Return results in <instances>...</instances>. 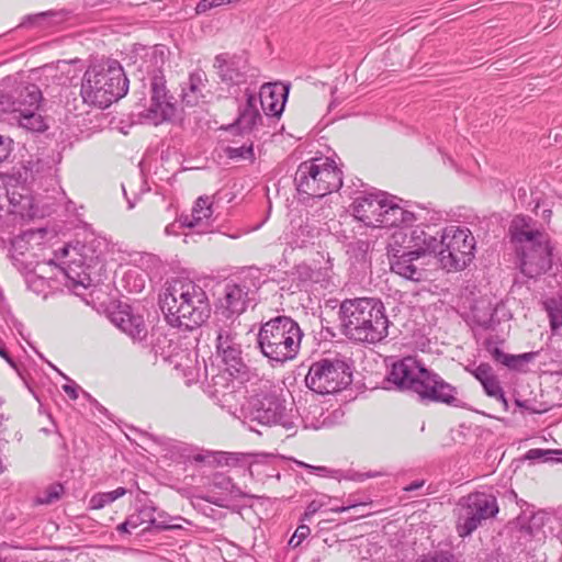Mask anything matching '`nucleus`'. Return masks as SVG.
I'll return each instance as SVG.
<instances>
[{"label":"nucleus","mask_w":562,"mask_h":562,"mask_svg":"<svg viewBox=\"0 0 562 562\" xmlns=\"http://www.w3.org/2000/svg\"><path fill=\"white\" fill-rule=\"evenodd\" d=\"M311 533V529L306 525H301L296 528L294 535L289 540V546L292 548H296L301 544V542L308 537Z\"/></svg>","instance_id":"nucleus-47"},{"label":"nucleus","mask_w":562,"mask_h":562,"mask_svg":"<svg viewBox=\"0 0 562 562\" xmlns=\"http://www.w3.org/2000/svg\"><path fill=\"white\" fill-rule=\"evenodd\" d=\"M225 153L227 157L231 159H255L252 142H250L249 144H244L238 147L228 146L226 147Z\"/></svg>","instance_id":"nucleus-42"},{"label":"nucleus","mask_w":562,"mask_h":562,"mask_svg":"<svg viewBox=\"0 0 562 562\" xmlns=\"http://www.w3.org/2000/svg\"><path fill=\"white\" fill-rule=\"evenodd\" d=\"M27 283H29L30 288H32L34 285V291L40 292L43 290L45 281L43 278L30 277L27 279Z\"/></svg>","instance_id":"nucleus-54"},{"label":"nucleus","mask_w":562,"mask_h":562,"mask_svg":"<svg viewBox=\"0 0 562 562\" xmlns=\"http://www.w3.org/2000/svg\"><path fill=\"white\" fill-rule=\"evenodd\" d=\"M554 456H562V449L559 450H544V449H530L526 453L528 460H542L543 462L557 461L562 462L561 458Z\"/></svg>","instance_id":"nucleus-43"},{"label":"nucleus","mask_w":562,"mask_h":562,"mask_svg":"<svg viewBox=\"0 0 562 562\" xmlns=\"http://www.w3.org/2000/svg\"><path fill=\"white\" fill-rule=\"evenodd\" d=\"M423 485H424L423 481H415V482L411 483L409 485H407L404 490L407 492H413V491L420 488Z\"/></svg>","instance_id":"nucleus-61"},{"label":"nucleus","mask_w":562,"mask_h":562,"mask_svg":"<svg viewBox=\"0 0 562 562\" xmlns=\"http://www.w3.org/2000/svg\"><path fill=\"white\" fill-rule=\"evenodd\" d=\"M124 281L130 292H142L145 286V279L137 269H131L124 274Z\"/></svg>","instance_id":"nucleus-44"},{"label":"nucleus","mask_w":562,"mask_h":562,"mask_svg":"<svg viewBox=\"0 0 562 562\" xmlns=\"http://www.w3.org/2000/svg\"><path fill=\"white\" fill-rule=\"evenodd\" d=\"M430 259L422 258L417 252L409 251L403 255L394 254L389 258L391 271L397 276L414 282H422L427 279L426 266Z\"/></svg>","instance_id":"nucleus-18"},{"label":"nucleus","mask_w":562,"mask_h":562,"mask_svg":"<svg viewBox=\"0 0 562 562\" xmlns=\"http://www.w3.org/2000/svg\"><path fill=\"white\" fill-rule=\"evenodd\" d=\"M467 371H469L481 383V385L488 382L490 379L497 376L488 363H480L474 369L467 368Z\"/></svg>","instance_id":"nucleus-46"},{"label":"nucleus","mask_w":562,"mask_h":562,"mask_svg":"<svg viewBox=\"0 0 562 562\" xmlns=\"http://www.w3.org/2000/svg\"><path fill=\"white\" fill-rule=\"evenodd\" d=\"M224 484H225V485H231V486H232V491H231L232 493H235V491H236V493H238V495L240 494L239 490H238V488H236V486H235L234 484H232V482H231V480H229V479H225V477H224V479L222 480V482L220 483V485H224Z\"/></svg>","instance_id":"nucleus-62"},{"label":"nucleus","mask_w":562,"mask_h":562,"mask_svg":"<svg viewBox=\"0 0 562 562\" xmlns=\"http://www.w3.org/2000/svg\"><path fill=\"white\" fill-rule=\"evenodd\" d=\"M156 518H157L158 520H165V521H166V524H167V525H169V524H168V519H167V518H168V515H167L166 513H164V512H159V513L156 515Z\"/></svg>","instance_id":"nucleus-64"},{"label":"nucleus","mask_w":562,"mask_h":562,"mask_svg":"<svg viewBox=\"0 0 562 562\" xmlns=\"http://www.w3.org/2000/svg\"><path fill=\"white\" fill-rule=\"evenodd\" d=\"M482 387L488 397H492V398H495V400L502 402L504 404V406L507 407L508 403H507L504 390H503L497 376L490 379V381L484 383L482 385Z\"/></svg>","instance_id":"nucleus-41"},{"label":"nucleus","mask_w":562,"mask_h":562,"mask_svg":"<svg viewBox=\"0 0 562 562\" xmlns=\"http://www.w3.org/2000/svg\"><path fill=\"white\" fill-rule=\"evenodd\" d=\"M7 202L11 206L9 212L20 214L21 216L31 215L27 212V209L31 206V199L29 196L12 192L9 193Z\"/></svg>","instance_id":"nucleus-40"},{"label":"nucleus","mask_w":562,"mask_h":562,"mask_svg":"<svg viewBox=\"0 0 562 562\" xmlns=\"http://www.w3.org/2000/svg\"><path fill=\"white\" fill-rule=\"evenodd\" d=\"M341 334L351 341L378 344L389 335L384 304L375 297L346 299L338 312Z\"/></svg>","instance_id":"nucleus-2"},{"label":"nucleus","mask_w":562,"mask_h":562,"mask_svg":"<svg viewBox=\"0 0 562 562\" xmlns=\"http://www.w3.org/2000/svg\"><path fill=\"white\" fill-rule=\"evenodd\" d=\"M296 190L308 198H323L342 186L341 171L330 158L302 162L294 177Z\"/></svg>","instance_id":"nucleus-8"},{"label":"nucleus","mask_w":562,"mask_h":562,"mask_svg":"<svg viewBox=\"0 0 562 562\" xmlns=\"http://www.w3.org/2000/svg\"><path fill=\"white\" fill-rule=\"evenodd\" d=\"M13 119L19 127L32 134L44 133L48 128L45 117L37 110L14 114Z\"/></svg>","instance_id":"nucleus-32"},{"label":"nucleus","mask_w":562,"mask_h":562,"mask_svg":"<svg viewBox=\"0 0 562 562\" xmlns=\"http://www.w3.org/2000/svg\"><path fill=\"white\" fill-rule=\"evenodd\" d=\"M546 308L549 313L553 334H559L562 328V304H560L555 299H549L546 302Z\"/></svg>","instance_id":"nucleus-39"},{"label":"nucleus","mask_w":562,"mask_h":562,"mask_svg":"<svg viewBox=\"0 0 562 562\" xmlns=\"http://www.w3.org/2000/svg\"><path fill=\"white\" fill-rule=\"evenodd\" d=\"M112 322L134 340H142L147 335L145 322L140 315H134L128 310L112 314Z\"/></svg>","instance_id":"nucleus-22"},{"label":"nucleus","mask_w":562,"mask_h":562,"mask_svg":"<svg viewBox=\"0 0 562 562\" xmlns=\"http://www.w3.org/2000/svg\"><path fill=\"white\" fill-rule=\"evenodd\" d=\"M246 103L240 106L239 114L236 120V126L241 132H252L258 124H261L262 117L257 108V98L255 93L246 89Z\"/></svg>","instance_id":"nucleus-27"},{"label":"nucleus","mask_w":562,"mask_h":562,"mask_svg":"<svg viewBox=\"0 0 562 562\" xmlns=\"http://www.w3.org/2000/svg\"><path fill=\"white\" fill-rule=\"evenodd\" d=\"M241 459H244V454L236 452H221L218 458V463L226 465H236Z\"/></svg>","instance_id":"nucleus-48"},{"label":"nucleus","mask_w":562,"mask_h":562,"mask_svg":"<svg viewBox=\"0 0 562 562\" xmlns=\"http://www.w3.org/2000/svg\"><path fill=\"white\" fill-rule=\"evenodd\" d=\"M305 383L317 394L338 392L351 383L350 368L341 359H322L310 367Z\"/></svg>","instance_id":"nucleus-10"},{"label":"nucleus","mask_w":562,"mask_h":562,"mask_svg":"<svg viewBox=\"0 0 562 562\" xmlns=\"http://www.w3.org/2000/svg\"><path fill=\"white\" fill-rule=\"evenodd\" d=\"M63 390L71 400H77L78 398V392L81 389H80V386L78 384L72 382L71 384L63 385Z\"/></svg>","instance_id":"nucleus-52"},{"label":"nucleus","mask_w":562,"mask_h":562,"mask_svg":"<svg viewBox=\"0 0 562 562\" xmlns=\"http://www.w3.org/2000/svg\"><path fill=\"white\" fill-rule=\"evenodd\" d=\"M177 346L168 336L159 330H155L150 335V351L154 356L168 360Z\"/></svg>","instance_id":"nucleus-36"},{"label":"nucleus","mask_w":562,"mask_h":562,"mask_svg":"<svg viewBox=\"0 0 562 562\" xmlns=\"http://www.w3.org/2000/svg\"><path fill=\"white\" fill-rule=\"evenodd\" d=\"M300 409H302L300 416L305 428L318 429L325 424V420L322 419L324 415V408L318 403L312 402L308 405H301L294 413H299Z\"/></svg>","instance_id":"nucleus-35"},{"label":"nucleus","mask_w":562,"mask_h":562,"mask_svg":"<svg viewBox=\"0 0 562 562\" xmlns=\"http://www.w3.org/2000/svg\"><path fill=\"white\" fill-rule=\"evenodd\" d=\"M55 260L66 278L74 286L89 288L92 279L89 274L88 266L85 265L83 255L79 252L77 246L64 245L55 250Z\"/></svg>","instance_id":"nucleus-14"},{"label":"nucleus","mask_w":562,"mask_h":562,"mask_svg":"<svg viewBox=\"0 0 562 562\" xmlns=\"http://www.w3.org/2000/svg\"><path fill=\"white\" fill-rule=\"evenodd\" d=\"M371 504H372L371 501L348 499L347 501V505L341 506V507H337V508H335L333 510L336 512V513H342V512H347L349 509L363 508V507H367V506H369Z\"/></svg>","instance_id":"nucleus-49"},{"label":"nucleus","mask_w":562,"mask_h":562,"mask_svg":"<svg viewBox=\"0 0 562 562\" xmlns=\"http://www.w3.org/2000/svg\"><path fill=\"white\" fill-rule=\"evenodd\" d=\"M9 199V191L0 186V211L4 209L5 202Z\"/></svg>","instance_id":"nucleus-59"},{"label":"nucleus","mask_w":562,"mask_h":562,"mask_svg":"<svg viewBox=\"0 0 562 562\" xmlns=\"http://www.w3.org/2000/svg\"><path fill=\"white\" fill-rule=\"evenodd\" d=\"M214 68L221 80L228 86L246 83L257 76V70L251 69L245 58L236 55L218 54L214 59Z\"/></svg>","instance_id":"nucleus-17"},{"label":"nucleus","mask_w":562,"mask_h":562,"mask_svg":"<svg viewBox=\"0 0 562 562\" xmlns=\"http://www.w3.org/2000/svg\"><path fill=\"white\" fill-rule=\"evenodd\" d=\"M157 508L151 504H145L140 506L135 513L128 516L130 520L133 521L134 529L139 526L147 524L143 529V532L150 530H169L177 528V526L167 525L165 520H158L156 518Z\"/></svg>","instance_id":"nucleus-28"},{"label":"nucleus","mask_w":562,"mask_h":562,"mask_svg":"<svg viewBox=\"0 0 562 562\" xmlns=\"http://www.w3.org/2000/svg\"><path fill=\"white\" fill-rule=\"evenodd\" d=\"M128 91V79L119 61L90 66L83 74L80 94L85 103L105 109Z\"/></svg>","instance_id":"nucleus-5"},{"label":"nucleus","mask_w":562,"mask_h":562,"mask_svg":"<svg viewBox=\"0 0 562 562\" xmlns=\"http://www.w3.org/2000/svg\"><path fill=\"white\" fill-rule=\"evenodd\" d=\"M411 250L426 259L432 258L439 247V239L422 226L411 227Z\"/></svg>","instance_id":"nucleus-25"},{"label":"nucleus","mask_w":562,"mask_h":562,"mask_svg":"<svg viewBox=\"0 0 562 562\" xmlns=\"http://www.w3.org/2000/svg\"><path fill=\"white\" fill-rule=\"evenodd\" d=\"M429 369L415 357H405L391 366L386 374V382L394 389L418 394Z\"/></svg>","instance_id":"nucleus-13"},{"label":"nucleus","mask_w":562,"mask_h":562,"mask_svg":"<svg viewBox=\"0 0 562 562\" xmlns=\"http://www.w3.org/2000/svg\"><path fill=\"white\" fill-rule=\"evenodd\" d=\"M302 338L299 324L290 316L280 315L261 325L257 345L269 361L282 364L297 356Z\"/></svg>","instance_id":"nucleus-6"},{"label":"nucleus","mask_w":562,"mask_h":562,"mask_svg":"<svg viewBox=\"0 0 562 562\" xmlns=\"http://www.w3.org/2000/svg\"><path fill=\"white\" fill-rule=\"evenodd\" d=\"M387 196L379 190L360 192L352 203L355 217L367 226L379 227Z\"/></svg>","instance_id":"nucleus-16"},{"label":"nucleus","mask_w":562,"mask_h":562,"mask_svg":"<svg viewBox=\"0 0 562 562\" xmlns=\"http://www.w3.org/2000/svg\"><path fill=\"white\" fill-rule=\"evenodd\" d=\"M47 16H48V13L42 12V13L35 14L33 16H30L29 19L33 24L42 25L43 21H45Z\"/></svg>","instance_id":"nucleus-58"},{"label":"nucleus","mask_w":562,"mask_h":562,"mask_svg":"<svg viewBox=\"0 0 562 562\" xmlns=\"http://www.w3.org/2000/svg\"><path fill=\"white\" fill-rule=\"evenodd\" d=\"M12 139L0 135V162L5 160L12 150Z\"/></svg>","instance_id":"nucleus-50"},{"label":"nucleus","mask_w":562,"mask_h":562,"mask_svg":"<svg viewBox=\"0 0 562 562\" xmlns=\"http://www.w3.org/2000/svg\"><path fill=\"white\" fill-rule=\"evenodd\" d=\"M207 77L203 70L190 74L187 87L182 90V100L187 105L194 106L204 102L207 93Z\"/></svg>","instance_id":"nucleus-24"},{"label":"nucleus","mask_w":562,"mask_h":562,"mask_svg":"<svg viewBox=\"0 0 562 562\" xmlns=\"http://www.w3.org/2000/svg\"><path fill=\"white\" fill-rule=\"evenodd\" d=\"M394 200V196L392 199L387 198L379 227L409 225L415 221L414 213L403 209Z\"/></svg>","instance_id":"nucleus-29"},{"label":"nucleus","mask_w":562,"mask_h":562,"mask_svg":"<svg viewBox=\"0 0 562 562\" xmlns=\"http://www.w3.org/2000/svg\"><path fill=\"white\" fill-rule=\"evenodd\" d=\"M438 243V260L448 271L463 270L474 258L475 239L465 226L446 227Z\"/></svg>","instance_id":"nucleus-9"},{"label":"nucleus","mask_w":562,"mask_h":562,"mask_svg":"<svg viewBox=\"0 0 562 562\" xmlns=\"http://www.w3.org/2000/svg\"><path fill=\"white\" fill-rule=\"evenodd\" d=\"M467 371H469L481 383V385L488 382L490 379L497 376L488 363H480L474 369L467 368Z\"/></svg>","instance_id":"nucleus-45"},{"label":"nucleus","mask_w":562,"mask_h":562,"mask_svg":"<svg viewBox=\"0 0 562 562\" xmlns=\"http://www.w3.org/2000/svg\"><path fill=\"white\" fill-rule=\"evenodd\" d=\"M492 357L495 361L506 366L510 370H522V367L533 359L535 353L526 352L521 355H508L502 351L498 347L491 350Z\"/></svg>","instance_id":"nucleus-34"},{"label":"nucleus","mask_w":562,"mask_h":562,"mask_svg":"<svg viewBox=\"0 0 562 562\" xmlns=\"http://www.w3.org/2000/svg\"><path fill=\"white\" fill-rule=\"evenodd\" d=\"M0 357H2L13 369L18 371L15 361L10 357L4 346L0 345Z\"/></svg>","instance_id":"nucleus-57"},{"label":"nucleus","mask_w":562,"mask_h":562,"mask_svg":"<svg viewBox=\"0 0 562 562\" xmlns=\"http://www.w3.org/2000/svg\"><path fill=\"white\" fill-rule=\"evenodd\" d=\"M225 364V370L231 376L243 378L247 372V366L241 357L240 344L217 355Z\"/></svg>","instance_id":"nucleus-31"},{"label":"nucleus","mask_w":562,"mask_h":562,"mask_svg":"<svg viewBox=\"0 0 562 562\" xmlns=\"http://www.w3.org/2000/svg\"><path fill=\"white\" fill-rule=\"evenodd\" d=\"M510 243L519 261L520 272L527 278L546 273L552 265L549 237L536 227L531 217L516 215L508 228Z\"/></svg>","instance_id":"nucleus-4"},{"label":"nucleus","mask_w":562,"mask_h":562,"mask_svg":"<svg viewBox=\"0 0 562 562\" xmlns=\"http://www.w3.org/2000/svg\"><path fill=\"white\" fill-rule=\"evenodd\" d=\"M379 475H380V473H378V472L358 473L355 475V480L362 482L366 479L376 477Z\"/></svg>","instance_id":"nucleus-60"},{"label":"nucleus","mask_w":562,"mask_h":562,"mask_svg":"<svg viewBox=\"0 0 562 562\" xmlns=\"http://www.w3.org/2000/svg\"><path fill=\"white\" fill-rule=\"evenodd\" d=\"M288 89L277 83H265L260 88L259 101L266 115L279 116L285 104Z\"/></svg>","instance_id":"nucleus-21"},{"label":"nucleus","mask_w":562,"mask_h":562,"mask_svg":"<svg viewBox=\"0 0 562 562\" xmlns=\"http://www.w3.org/2000/svg\"><path fill=\"white\" fill-rule=\"evenodd\" d=\"M504 312L505 305L503 303L494 304L491 300L482 297L473 304L471 319L479 327L491 329L499 323V313H503V316H505Z\"/></svg>","instance_id":"nucleus-20"},{"label":"nucleus","mask_w":562,"mask_h":562,"mask_svg":"<svg viewBox=\"0 0 562 562\" xmlns=\"http://www.w3.org/2000/svg\"><path fill=\"white\" fill-rule=\"evenodd\" d=\"M430 259L422 258L417 252L409 251L403 255L394 254L389 258L391 271L397 276L414 282H422L427 279L426 266Z\"/></svg>","instance_id":"nucleus-19"},{"label":"nucleus","mask_w":562,"mask_h":562,"mask_svg":"<svg viewBox=\"0 0 562 562\" xmlns=\"http://www.w3.org/2000/svg\"><path fill=\"white\" fill-rule=\"evenodd\" d=\"M167 54L164 46H155L145 52L137 65V77L143 88H148L150 98H140L138 115L147 122L158 125L170 121L176 114V106L168 95L162 68Z\"/></svg>","instance_id":"nucleus-3"},{"label":"nucleus","mask_w":562,"mask_h":562,"mask_svg":"<svg viewBox=\"0 0 562 562\" xmlns=\"http://www.w3.org/2000/svg\"><path fill=\"white\" fill-rule=\"evenodd\" d=\"M125 487H117L111 492L94 494L89 501L90 509H101L126 494Z\"/></svg>","instance_id":"nucleus-37"},{"label":"nucleus","mask_w":562,"mask_h":562,"mask_svg":"<svg viewBox=\"0 0 562 562\" xmlns=\"http://www.w3.org/2000/svg\"><path fill=\"white\" fill-rule=\"evenodd\" d=\"M294 405L293 401L286 402L277 393L256 394L243 404L241 416L244 423L255 431L252 423L263 426L281 425L285 429H292L299 418L294 413Z\"/></svg>","instance_id":"nucleus-7"},{"label":"nucleus","mask_w":562,"mask_h":562,"mask_svg":"<svg viewBox=\"0 0 562 562\" xmlns=\"http://www.w3.org/2000/svg\"><path fill=\"white\" fill-rule=\"evenodd\" d=\"M256 292V288L250 286L245 280L239 283H227L218 301L215 319L239 323L238 317L255 301Z\"/></svg>","instance_id":"nucleus-12"},{"label":"nucleus","mask_w":562,"mask_h":562,"mask_svg":"<svg viewBox=\"0 0 562 562\" xmlns=\"http://www.w3.org/2000/svg\"><path fill=\"white\" fill-rule=\"evenodd\" d=\"M301 465L305 467V468H308V469H312V470H315L317 472H326L327 469L325 467H313V465H308V464H305L303 462L300 463Z\"/></svg>","instance_id":"nucleus-63"},{"label":"nucleus","mask_w":562,"mask_h":562,"mask_svg":"<svg viewBox=\"0 0 562 562\" xmlns=\"http://www.w3.org/2000/svg\"><path fill=\"white\" fill-rule=\"evenodd\" d=\"M184 227L186 226L181 225V217H180L178 222L167 225L165 228V233L167 235H178L179 234L178 228H184Z\"/></svg>","instance_id":"nucleus-55"},{"label":"nucleus","mask_w":562,"mask_h":562,"mask_svg":"<svg viewBox=\"0 0 562 562\" xmlns=\"http://www.w3.org/2000/svg\"><path fill=\"white\" fill-rule=\"evenodd\" d=\"M411 227H401L396 229L389 238L387 243V257H393L394 254L403 255L411 250Z\"/></svg>","instance_id":"nucleus-33"},{"label":"nucleus","mask_w":562,"mask_h":562,"mask_svg":"<svg viewBox=\"0 0 562 562\" xmlns=\"http://www.w3.org/2000/svg\"><path fill=\"white\" fill-rule=\"evenodd\" d=\"M133 521L127 517L122 524L116 527V530L121 533H131L134 530Z\"/></svg>","instance_id":"nucleus-56"},{"label":"nucleus","mask_w":562,"mask_h":562,"mask_svg":"<svg viewBox=\"0 0 562 562\" xmlns=\"http://www.w3.org/2000/svg\"><path fill=\"white\" fill-rule=\"evenodd\" d=\"M216 8L214 0H201L196 5V13H205L210 9Z\"/></svg>","instance_id":"nucleus-53"},{"label":"nucleus","mask_w":562,"mask_h":562,"mask_svg":"<svg viewBox=\"0 0 562 562\" xmlns=\"http://www.w3.org/2000/svg\"><path fill=\"white\" fill-rule=\"evenodd\" d=\"M498 513L496 498L485 493H473L460 503L458 532L460 537L471 535L487 518Z\"/></svg>","instance_id":"nucleus-11"},{"label":"nucleus","mask_w":562,"mask_h":562,"mask_svg":"<svg viewBox=\"0 0 562 562\" xmlns=\"http://www.w3.org/2000/svg\"><path fill=\"white\" fill-rule=\"evenodd\" d=\"M239 325L240 323H235V321L227 322L223 321L222 318L215 319L214 334L216 355L239 344L237 333Z\"/></svg>","instance_id":"nucleus-26"},{"label":"nucleus","mask_w":562,"mask_h":562,"mask_svg":"<svg viewBox=\"0 0 562 562\" xmlns=\"http://www.w3.org/2000/svg\"><path fill=\"white\" fill-rule=\"evenodd\" d=\"M551 520V516L546 512H538L533 514L528 521L522 525L519 529V538L531 540L536 539L538 541L546 538V531L543 527Z\"/></svg>","instance_id":"nucleus-30"},{"label":"nucleus","mask_w":562,"mask_h":562,"mask_svg":"<svg viewBox=\"0 0 562 562\" xmlns=\"http://www.w3.org/2000/svg\"><path fill=\"white\" fill-rule=\"evenodd\" d=\"M213 215V203L211 196H200L192 209L191 215L181 216V225L188 228H198V233H205L204 225Z\"/></svg>","instance_id":"nucleus-23"},{"label":"nucleus","mask_w":562,"mask_h":562,"mask_svg":"<svg viewBox=\"0 0 562 562\" xmlns=\"http://www.w3.org/2000/svg\"><path fill=\"white\" fill-rule=\"evenodd\" d=\"M159 304L169 325L188 330L201 326L211 313L205 291L187 278L167 282L159 296Z\"/></svg>","instance_id":"nucleus-1"},{"label":"nucleus","mask_w":562,"mask_h":562,"mask_svg":"<svg viewBox=\"0 0 562 562\" xmlns=\"http://www.w3.org/2000/svg\"><path fill=\"white\" fill-rule=\"evenodd\" d=\"M325 503L322 499H313L306 507L303 519H310L313 515H315Z\"/></svg>","instance_id":"nucleus-51"},{"label":"nucleus","mask_w":562,"mask_h":562,"mask_svg":"<svg viewBox=\"0 0 562 562\" xmlns=\"http://www.w3.org/2000/svg\"><path fill=\"white\" fill-rule=\"evenodd\" d=\"M65 490L59 483H53L48 485L43 492H41L36 498L35 504L37 505H50L56 503L63 496Z\"/></svg>","instance_id":"nucleus-38"},{"label":"nucleus","mask_w":562,"mask_h":562,"mask_svg":"<svg viewBox=\"0 0 562 562\" xmlns=\"http://www.w3.org/2000/svg\"><path fill=\"white\" fill-rule=\"evenodd\" d=\"M417 395L422 402L443 403L453 407L464 405L457 396L458 389L432 370H428Z\"/></svg>","instance_id":"nucleus-15"}]
</instances>
